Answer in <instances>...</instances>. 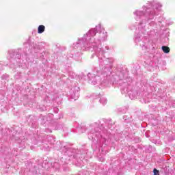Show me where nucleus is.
<instances>
[{
	"label": "nucleus",
	"mask_w": 175,
	"mask_h": 175,
	"mask_svg": "<svg viewBox=\"0 0 175 175\" xmlns=\"http://www.w3.org/2000/svg\"><path fill=\"white\" fill-rule=\"evenodd\" d=\"M105 65L100 70L96 71V75H92L91 73L88 74V77H89L90 84H101V85H106L109 83V75H111V63L109 59H107L103 61ZM109 62V64H107Z\"/></svg>",
	"instance_id": "nucleus-1"
},
{
	"label": "nucleus",
	"mask_w": 175,
	"mask_h": 175,
	"mask_svg": "<svg viewBox=\"0 0 175 175\" xmlns=\"http://www.w3.org/2000/svg\"><path fill=\"white\" fill-rule=\"evenodd\" d=\"M98 39H95L94 41H89V44L92 45V49H94L97 54L100 64H102L103 55H105V51L101 48H98L101 42H105L107 39V33L105 31H100L99 33Z\"/></svg>",
	"instance_id": "nucleus-2"
},
{
	"label": "nucleus",
	"mask_w": 175,
	"mask_h": 175,
	"mask_svg": "<svg viewBox=\"0 0 175 175\" xmlns=\"http://www.w3.org/2000/svg\"><path fill=\"white\" fill-rule=\"evenodd\" d=\"M100 29V25L96 26V28L90 29L85 35L78 40L77 44H80L81 47L83 50H90L92 48V45H90L88 40L92 36H95L98 30Z\"/></svg>",
	"instance_id": "nucleus-3"
},
{
	"label": "nucleus",
	"mask_w": 175,
	"mask_h": 175,
	"mask_svg": "<svg viewBox=\"0 0 175 175\" xmlns=\"http://www.w3.org/2000/svg\"><path fill=\"white\" fill-rule=\"evenodd\" d=\"M134 14L137 16L136 19L137 20V18H140V17L144 16V12L142 11H136L135 12H134Z\"/></svg>",
	"instance_id": "nucleus-4"
},
{
	"label": "nucleus",
	"mask_w": 175,
	"mask_h": 175,
	"mask_svg": "<svg viewBox=\"0 0 175 175\" xmlns=\"http://www.w3.org/2000/svg\"><path fill=\"white\" fill-rule=\"evenodd\" d=\"M44 29H46V27H44V25H40L38 29V33H43V32H44Z\"/></svg>",
	"instance_id": "nucleus-5"
},
{
	"label": "nucleus",
	"mask_w": 175,
	"mask_h": 175,
	"mask_svg": "<svg viewBox=\"0 0 175 175\" xmlns=\"http://www.w3.org/2000/svg\"><path fill=\"white\" fill-rule=\"evenodd\" d=\"M163 53H165V54H168V53L170 52V49L168 47V46H163L161 47Z\"/></svg>",
	"instance_id": "nucleus-6"
},
{
	"label": "nucleus",
	"mask_w": 175,
	"mask_h": 175,
	"mask_svg": "<svg viewBox=\"0 0 175 175\" xmlns=\"http://www.w3.org/2000/svg\"><path fill=\"white\" fill-rule=\"evenodd\" d=\"M153 8L154 9H156V10H159V9L162 8V5L159 3H155L154 5H153Z\"/></svg>",
	"instance_id": "nucleus-7"
},
{
	"label": "nucleus",
	"mask_w": 175,
	"mask_h": 175,
	"mask_svg": "<svg viewBox=\"0 0 175 175\" xmlns=\"http://www.w3.org/2000/svg\"><path fill=\"white\" fill-rule=\"evenodd\" d=\"M100 103L103 105H106L107 103V100L105 98L103 97L100 99Z\"/></svg>",
	"instance_id": "nucleus-8"
},
{
	"label": "nucleus",
	"mask_w": 175,
	"mask_h": 175,
	"mask_svg": "<svg viewBox=\"0 0 175 175\" xmlns=\"http://www.w3.org/2000/svg\"><path fill=\"white\" fill-rule=\"evenodd\" d=\"M135 42H140V36L135 35Z\"/></svg>",
	"instance_id": "nucleus-9"
},
{
	"label": "nucleus",
	"mask_w": 175,
	"mask_h": 175,
	"mask_svg": "<svg viewBox=\"0 0 175 175\" xmlns=\"http://www.w3.org/2000/svg\"><path fill=\"white\" fill-rule=\"evenodd\" d=\"M153 173L154 175H159V171H158L157 169H154Z\"/></svg>",
	"instance_id": "nucleus-10"
},
{
	"label": "nucleus",
	"mask_w": 175,
	"mask_h": 175,
	"mask_svg": "<svg viewBox=\"0 0 175 175\" xmlns=\"http://www.w3.org/2000/svg\"><path fill=\"white\" fill-rule=\"evenodd\" d=\"M154 14H157V13H154V12H150V16H154Z\"/></svg>",
	"instance_id": "nucleus-11"
},
{
	"label": "nucleus",
	"mask_w": 175,
	"mask_h": 175,
	"mask_svg": "<svg viewBox=\"0 0 175 175\" xmlns=\"http://www.w3.org/2000/svg\"><path fill=\"white\" fill-rule=\"evenodd\" d=\"M105 49H107V50H109V46H105Z\"/></svg>",
	"instance_id": "nucleus-12"
},
{
	"label": "nucleus",
	"mask_w": 175,
	"mask_h": 175,
	"mask_svg": "<svg viewBox=\"0 0 175 175\" xmlns=\"http://www.w3.org/2000/svg\"><path fill=\"white\" fill-rule=\"evenodd\" d=\"M55 110H58V109H57V108H55Z\"/></svg>",
	"instance_id": "nucleus-13"
},
{
	"label": "nucleus",
	"mask_w": 175,
	"mask_h": 175,
	"mask_svg": "<svg viewBox=\"0 0 175 175\" xmlns=\"http://www.w3.org/2000/svg\"><path fill=\"white\" fill-rule=\"evenodd\" d=\"M102 161H105V159H103Z\"/></svg>",
	"instance_id": "nucleus-14"
}]
</instances>
